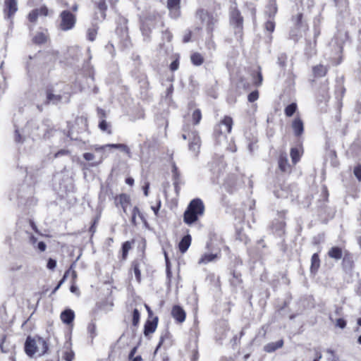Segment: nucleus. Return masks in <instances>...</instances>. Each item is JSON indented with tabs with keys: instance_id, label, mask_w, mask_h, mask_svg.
Masks as SVG:
<instances>
[{
	"instance_id": "1",
	"label": "nucleus",
	"mask_w": 361,
	"mask_h": 361,
	"mask_svg": "<svg viewBox=\"0 0 361 361\" xmlns=\"http://www.w3.org/2000/svg\"><path fill=\"white\" fill-rule=\"evenodd\" d=\"M27 128L30 130V133L33 137L39 138L49 137L50 133L53 130L48 124V121L39 122L38 121L31 120L27 122Z\"/></svg>"
},
{
	"instance_id": "2",
	"label": "nucleus",
	"mask_w": 361,
	"mask_h": 361,
	"mask_svg": "<svg viewBox=\"0 0 361 361\" xmlns=\"http://www.w3.org/2000/svg\"><path fill=\"white\" fill-rule=\"evenodd\" d=\"M233 126V120L230 116H225L214 128V135L218 142L226 140V135L230 133Z\"/></svg>"
},
{
	"instance_id": "3",
	"label": "nucleus",
	"mask_w": 361,
	"mask_h": 361,
	"mask_svg": "<svg viewBox=\"0 0 361 361\" xmlns=\"http://www.w3.org/2000/svg\"><path fill=\"white\" fill-rule=\"evenodd\" d=\"M41 348V353L44 354L47 352L48 347L46 341L42 338H38L37 341L28 336L25 343V351L29 356H32L36 352L39 350Z\"/></svg>"
},
{
	"instance_id": "4",
	"label": "nucleus",
	"mask_w": 361,
	"mask_h": 361,
	"mask_svg": "<svg viewBox=\"0 0 361 361\" xmlns=\"http://www.w3.org/2000/svg\"><path fill=\"white\" fill-rule=\"evenodd\" d=\"M230 22L231 25L233 26L235 34L236 35H239V38L241 39L243 34V18L235 6L231 7Z\"/></svg>"
},
{
	"instance_id": "5",
	"label": "nucleus",
	"mask_w": 361,
	"mask_h": 361,
	"mask_svg": "<svg viewBox=\"0 0 361 361\" xmlns=\"http://www.w3.org/2000/svg\"><path fill=\"white\" fill-rule=\"evenodd\" d=\"M61 22L59 28L63 31H68L73 29L76 23V17L71 11H63L59 16Z\"/></svg>"
},
{
	"instance_id": "6",
	"label": "nucleus",
	"mask_w": 361,
	"mask_h": 361,
	"mask_svg": "<svg viewBox=\"0 0 361 361\" xmlns=\"http://www.w3.org/2000/svg\"><path fill=\"white\" fill-rule=\"evenodd\" d=\"M197 17L206 24L207 30L209 33L212 34L214 26L217 22V18L213 14L209 13L204 9L198 10L197 12Z\"/></svg>"
},
{
	"instance_id": "7",
	"label": "nucleus",
	"mask_w": 361,
	"mask_h": 361,
	"mask_svg": "<svg viewBox=\"0 0 361 361\" xmlns=\"http://www.w3.org/2000/svg\"><path fill=\"white\" fill-rule=\"evenodd\" d=\"M189 150L192 152L195 156H197L201 145V140L196 131L188 132Z\"/></svg>"
},
{
	"instance_id": "8",
	"label": "nucleus",
	"mask_w": 361,
	"mask_h": 361,
	"mask_svg": "<svg viewBox=\"0 0 361 361\" xmlns=\"http://www.w3.org/2000/svg\"><path fill=\"white\" fill-rule=\"evenodd\" d=\"M114 203L116 207L121 206L125 214H127V207L130 203V197L129 195L122 193L114 198Z\"/></svg>"
},
{
	"instance_id": "9",
	"label": "nucleus",
	"mask_w": 361,
	"mask_h": 361,
	"mask_svg": "<svg viewBox=\"0 0 361 361\" xmlns=\"http://www.w3.org/2000/svg\"><path fill=\"white\" fill-rule=\"evenodd\" d=\"M187 209L194 212H196L200 215H203L204 212V206L203 202L199 198L192 200L190 202Z\"/></svg>"
},
{
	"instance_id": "10",
	"label": "nucleus",
	"mask_w": 361,
	"mask_h": 361,
	"mask_svg": "<svg viewBox=\"0 0 361 361\" xmlns=\"http://www.w3.org/2000/svg\"><path fill=\"white\" fill-rule=\"evenodd\" d=\"M171 315L178 323H183L185 320L186 314L184 310L179 305H174L171 310Z\"/></svg>"
},
{
	"instance_id": "11",
	"label": "nucleus",
	"mask_w": 361,
	"mask_h": 361,
	"mask_svg": "<svg viewBox=\"0 0 361 361\" xmlns=\"http://www.w3.org/2000/svg\"><path fill=\"white\" fill-rule=\"evenodd\" d=\"M158 324V317H155L152 320H147L145 324L144 334L145 336L154 333Z\"/></svg>"
},
{
	"instance_id": "12",
	"label": "nucleus",
	"mask_w": 361,
	"mask_h": 361,
	"mask_svg": "<svg viewBox=\"0 0 361 361\" xmlns=\"http://www.w3.org/2000/svg\"><path fill=\"white\" fill-rule=\"evenodd\" d=\"M291 126L293 130L294 135L296 137H300L302 135L304 132V124L300 118H295L293 121Z\"/></svg>"
},
{
	"instance_id": "13",
	"label": "nucleus",
	"mask_w": 361,
	"mask_h": 361,
	"mask_svg": "<svg viewBox=\"0 0 361 361\" xmlns=\"http://www.w3.org/2000/svg\"><path fill=\"white\" fill-rule=\"evenodd\" d=\"M49 39V34L47 30L44 29L42 31L38 32L32 38V42L35 44H42L47 42Z\"/></svg>"
},
{
	"instance_id": "14",
	"label": "nucleus",
	"mask_w": 361,
	"mask_h": 361,
	"mask_svg": "<svg viewBox=\"0 0 361 361\" xmlns=\"http://www.w3.org/2000/svg\"><path fill=\"white\" fill-rule=\"evenodd\" d=\"M16 0H6L5 1V13L8 18H11L17 11Z\"/></svg>"
},
{
	"instance_id": "15",
	"label": "nucleus",
	"mask_w": 361,
	"mask_h": 361,
	"mask_svg": "<svg viewBox=\"0 0 361 361\" xmlns=\"http://www.w3.org/2000/svg\"><path fill=\"white\" fill-rule=\"evenodd\" d=\"M200 216L201 215L187 209L184 212L183 221L185 224L191 225L197 221Z\"/></svg>"
},
{
	"instance_id": "16",
	"label": "nucleus",
	"mask_w": 361,
	"mask_h": 361,
	"mask_svg": "<svg viewBox=\"0 0 361 361\" xmlns=\"http://www.w3.org/2000/svg\"><path fill=\"white\" fill-rule=\"evenodd\" d=\"M279 167L283 172H288L290 170V164L288 163V157L286 153L280 154L279 158Z\"/></svg>"
},
{
	"instance_id": "17",
	"label": "nucleus",
	"mask_w": 361,
	"mask_h": 361,
	"mask_svg": "<svg viewBox=\"0 0 361 361\" xmlns=\"http://www.w3.org/2000/svg\"><path fill=\"white\" fill-rule=\"evenodd\" d=\"M60 317L63 323L70 324L75 318V314L72 310L66 309L61 312Z\"/></svg>"
},
{
	"instance_id": "18",
	"label": "nucleus",
	"mask_w": 361,
	"mask_h": 361,
	"mask_svg": "<svg viewBox=\"0 0 361 361\" xmlns=\"http://www.w3.org/2000/svg\"><path fill=\"white\" fill-rule=\"evenodd\" d=\"M283 345V340L281 339L276 342L269 343L264 346V350L267 353H274L276 350L282 348Z\"/></svg>"
},
{
	"instance_id": "19",
	"label": "nucleus",
	"mask_w": 361,
	"mask_h": 361,
	"mask_svg": "<svg viewBox=\"0 0 361 361\" xmlns=\"http://www.w3.org/2000/svg\"><path fill=\"white\" fill-rule=\"evenodd\" d=\"M62 100V96L61 94H54L52 90H48L47 91V102L46 103H52L53 104H57Z\"/></svg>"
},
{
	"instance_id": "20",
	"label": "nucleus",
	"mask_w": 361,
	"mask_h": 361,
	"mask_svg": "<svg viewBox=\"0 0 361 361\" xmlns=\"http://www.w3.org/2000/svg\"><path fill=\"white\" fill-rule=\"evenodd\" d=\"M343 254L344 252L339 247H332L328 252L329 257L336 260L341 259Z\"/></svg>"
},
{
	"instance_id": "21",
	"label": "nucleus",
	"mask_w": 361,
	"mask_h": 361,
	"mask_svg": "<svg viewBox=\"0 0 361 361\" xmlns=\"http://www.w3.org/2000/svg\"><path fill=\"white\" fill-rule=\"evenodd\" d=\"M191 244V236L190 235H185L180 241L178 247L182 253L187 251Z\"/></svg>"
},
{
	"instance_id": "22",
	"label": "nucleus",
	"mask_w": 361,
	"mask_h": 361,
	"mask_svg": "<svg viewBox=\"0 0 361 361\" xmlns=\"http://www.w3.org/2000/svg\"><path fill=\"white\" fill-rule=\"evenodd\" d=\"M170 338H171L170 333L168 331H164L160 336L159 342L155 349L154 353H156L158 351V350L160 348V347L162 345H164L165 342H167L166 344L168 346H169L171 345Z\"/></svg>"
},
{
	"instance_id": "23",
	"label": "nucleus",
	"mask_w": 361,
	"mask_h": 361,
	"mask_svg": "<svg viewBox=\"0 0 361 361\" xmlns=\"http://www.w3.org/2000/svg\"><path fill=\"white\" fill-rule=\"evenodd\" d=\"M334 2L341 15L347 11L348 8V0H334Z\"/></svg>"
},
{
	"instance_id": "24",
	"label": "nucleus",
	"mask_w": 361,
	"mask_h": 361,
	"mask_svg": "<svg viewBox=\"0 0 361 361\" xmlns=\"http://www.w3.org/2000/svg\"><path fill=\"white\" fill-rule=\"evenodd\" d=\"M218 258H219V256L217 254L206 253L201 257L198 263L200 264H207L209 262L215 261Z\"/></svg>"
},
{
	"instance_id": "25",
	"label": "nucleus",
	"mask_w": 361,
	"mask_h": 361,
	"mask_svg": "<svg viewBox=\"0 0 361 361\" xmlns=\"http://www.w3.org/2000/svg\"><path fill=\"white\" fill-rule=\"evenodd\" d=\"M320 266V259L317 253L313 254L311 258L310 271L315 274Z\"/></svg>"
},
{
	"instance_id": "26",
	"label": "nucleus",
	"mask_w": 361,
	"mask_h": 361,
	"mask_svg": "<svg viewBox=\"0 0 361 361\" xmlns=\"http://www.w3.org/2000/svg\"><path fill=\"white\" fill-rule=\"evenodd\" d=\"M313 74L315 77L321 78L326 75L327 68L323 65H317L312 68Z\"/></svg>"
},
{
	"instance_id": "27",
	"label": "nucleus",
	"mask_w": 361,
	"mask_h": 361,
	"mask_svg": "<svg viewBox=\"0 0 361 361\" xmlns=\"http://www.w3.org/2000/svg\"><path fill=\"white\" fill-rule=\"evenodd\" d=\"M106 147L108 148L118 149L125 152L129 157H131V152L129 147L125 144H107Z\"/></svg>"
},
{
	"instance_id": "28",
	"label": "nucleus",
	"mask_w": 361,
	"mask_h": 361,
	"mask_svg": "<svg viewBox=\"0 0 361 361\" xmlns=\"http://www.w3.org/2000/svg\"><path fill=\"white\" fill-rule=\"evenodd\" d=\"M94 4L101 12V17L105 18V11L107 9V5L105 0H95Z\"/></svg>"
},
{
	"instance_id": "29",
	"label": "nucleus",
	"mask_w": 361,
	"mask_h": 361,
	"mask_svg": "<svg viewBox=\"0 0 361 361\" xmlns=\"http://www.w3.org/2000/svg\"><path fill=\"white\" fill-rule=\"evenodd\" d=\"M190 60H191V62L192 63V64H194L195 66H200L204 62L203 56L200 54L197 53V52L193 53L190 56Z\"/></svg>"
},
{
	"instance_id": "30",
	"label": "nucleus",
	"mask_w": 361,
	"mask_h": 361,
	"mask_svg": "<svg viewBox=\"0 0 361 361\" xmlns=\"http://www.w3.org/2000/svg\"><path fill=\"white\" fill-rule=\"evenodd\" d=\"M232 286H237L242 283L241 274L237 271L232 272V278L230 279Z\"/></svg>"
},
{
	"instance_id": "31",
	"label": "nucleus",
	"mask_w": 361,
	"mask_h": 361,
	"mask_svg": "<svg viewBox=\"0 0 361 361\" xmlns=\"http://www.w3.org/2000/svg\"><path fill=\"white\" fill-rule=\"evenodd\" d=\"M343 263L345 266H348L350 267L353 266V256L347 250L344 251V254L343 256Z\"/></svg>"
},
{
	"instance_id": "32",
	"label": "nucleus",
	"mask_w": 361,
	"mask_h": 361,
	"mask_svg": "<svg viewBox=\"0 0 361 361\" xmlns=\"http://www.w3.org/2000/svg\"><path fill=\"white\" fill-rule=\"evenodd\" d=\"M287 59V55L285 53H281L278 56L277 64L283 69L286 67Z\"/></svg>"
},
{
	"instance_id": "33",
	"label": "nucleus",
	"mask_w": 361,
	"mask_h": 361,
	"mask_svg": "<svg viewBox=\"0 0 361 361\" xmlns=\"http://www.w3.org/2000/svg\"><path fill=\"white\" fill-rule=\"evenodd\" d=\"M137 215L142 220H144V217L142 214L140 212V209L137 207H135L133 209L132 212V218H131V222L133 225H136V217Z\"/></svg>"
},
{
	"instance_id": "34",
	"label": "nucleus",
	"mask_w": 361,
	"mask_h": 361,
	"mask_svg": "<svg viewBox=\"0 0 361 361\" xmlns=\"http://www.w3.org/2000/svg\"><path fill=\"white\" fill-rule=\"evenodd\" d=\"M192 122L194 125H197L200 123L202 119V113L201 111L198 109L194 110L192 114Z\"/></svg>"
},
{
	"instance_id": "35",
	"label": "nucleus",
	"mask_w": 361,
	"mask_h": 361,
	"mask_svg": "<svg viewBox=\"0 0 361 361\" xmlns=\"http://www.w3.org/2000/svg\"><path fill=\"white\" fill-rule=\"evenodd\" d=\"M172 175L173 182L181 181L180 173L175 162H172Z\"/></svg>"
},
{
	"instance_id": "36",
	"label": "nucleus",
	"mask_w": 361,
	"mask_h": 361,
	"mask_svg": "<svg viewBox=\"0 0 361 361\" xmlns=\"http://www.w3.org/2000/svg\"><path fill=\"white\" fill-rule=\"evenodd\" d=\"M297 109V105L295 103H291L285 108V114L290 117L292 116Z\"/></svg>"
},
{
	"instance_id": "37",
	"label": "nucleus",
	"mask_w": 361,
	"mask_h": 361,
	"mask_svg": "<svg viewBox=\"0 0 361 361\" xmlns=\"http://www.w3.org/2000/svg\"><path fill=\"white\" fill-rule=\"evenodd\" d=\"M96 329H97V327H96L95 323L92 322L88 324L87 331H88L90 337L92 338V339H93L97 336Z\"/></svg>"
},
{
	"instance_id": "38",
	"label": "nucleus",
	"mask_w": 361,
	"mask_h": 361,
	"mask_svg": "<svg viewBox=\"0 0 361 361\" xmlns=\"http://www.w3.org/2000/svg\"><path fill=\"white\" fill-rule=\"evenodd\" d=\"M39 15V10L38 8L32 10L28 15V20L31 23H35Z\"/></svg>"
},
{
	"instance_id": "39",
	"label": "nucleus",
	"mask_w": 361,
	"mask_h": 361,
	"mask_svg": "<svg viewBox=\"0 0 361 361\" xmlns=\"http://www.w3.org/2000/svg\"><path fill=\"white\" fill-rule=\"evenodd\" d=\"M290 157L292 161L296 164L300 159V152L297 148H292L290 150Z\"/></svg>"
},
{
	"instance_id": "40",
	"label": "nucleus",
	"mask_w": 361,
	"mask_h": 361,
	"mask_svg": "<svg viewBox=\"0 0 361 361\" xmlns=\"http://www.w3.org/2000/svg\"><path fill=\"white\" fill-rule=\"evenodd\" d=\"M133 272L135 274L137 281L138 282H140L141 280V273H140V270L139 268V265L135 262L133 263Z\"/></svg>"
},
{
	"instance_id": "41",
	"label": "nucleus",
	"mask_w": 361,
	"mask_h": 361,
	"mask_svg": "<svg viewBox=\"0 0 361 361\" xmlns=\"http://www.w3.org/2000/svg\"><path fill=\"white\" fill-rule=\"evenodd\" d=\"M97 30L96 27L89 28L87 30V38L90 41L93 42L97 36Z\"/></svg>"
},
{
	"instance_id": "42",
	"label": "nucleus",
	"mask_w": 361,
	"mask_h": 361,
	"mask_svg": "<svg viewBox=\"0 0 361 361\" xmlns=\"http://www.w3.org/2000/svg\"><path fill=\"white\" fill-rule=\"evenodd\" d=\"M140 317V312L138 311L137 309H134V310L133 312V321H132L133 326H137V324H139Z\"/></svg>"
},
{
	"instance_id": "43",
	"label": "nucleus",
	"mask_w": 361,
	"mask_h": 361,
	"mask_svg": "<svg viewBox=\"0 0 361 361\" xmlns=\"http://www.w3.org/2000/svg\"><path fill=\"white\" fill-rule=\"evenodd\" d=\"M180 0H168L167 1V6L169 9L172 10L175 9L176 10L180 4Z\"/></svg>"
},
{
	"instance_id": "44",
	"label": "nucleus",
	"mask_w": 361,
	"mask_h": 361,
	"mask_svg": "<svg viewBox=\"0 0 361 361\" xmlns=\"http://www.w3.org/2000/svg\"><path fill=\"white\" fill-rule=\"evenodd\" d=\"M277 11V8L274 4H270L267 7V10L266 11L267 14L269 16V18L273 17Z\"/></svg>"
},
{
	"instance_id": "45",
	"label": "nucleus",
	"mask_w": 361,
	"mask_h": 361,
	"mask_svg": "<svg viewBox=\"0 0 361 361\" xmlns=\"http://www.w3.org/2000/svg\"><path fill=\"white\" fill-rule=\"evenodd\" d=\"M316 42H314L313 44H310V48L307 47L305 49L306 54H307L309 56H312V55L315 54V47Z\"/></svg>"
},
{
	"instance_id": "46",
	"label": "nucleus",
	"mask_w": 361,
	"mask_h": 361,
	"mask_svg": "<svg viewBox=\"0 0 361 361\" xmlns=\"http://www.w3.org/2000/svg\"><path fill=\"white\" fill-rule=\"evenodd\" d=\"M353 173L355 176L359 181H361V165H357L353 170Z\"/></svg>"
},
{
	"instance_id": "47",
	"label": "nucleus",
	"mask_w": 361,
	"mask_h": 361,
	"mask_svg": "<svg viewBox=\"0 0 361 361\" xmlns=\"http://www.w3.org/2000/svg\"><path fill=\"white\" fill-rule=\"evenodd\" d=\"M258 97H259L258 91L255 90V91L250 92L248 94L247 99L250 102H253L256 101L258 99Z\"/></svg>"
},
{
	"instance_id": "48",
	"label": "nucleus",
	"mask_w": 361,
	"mask_h": 361,
	"mask_svg": "<svg viewBox=\"0 0 361 361\" xmlns=\"http://www.w3.org/2000/svg\"><path fill=\"white\" fill-rule=\"evenodd\" d=\"M74 357V353L71 350H66L64 352L63 357L66 361H72Z\"/></svg>"
},
{
	"instance_id": "49",
	"label": "nucleus",
	"mask_w": 361,
	"mask_h": 361,
	"mask_svg": "<svg viewBox=\"0 0 361 361\" xmlns=\"http://www.w3.org/2000/svg\"><path fill=\"white\" fill-rule=\"evenodd\" d=\"M47 267L49 269H54L56 267V261L54 259L49 258L48 259Z\"/></svg>"
},
{
	"instance_id": "50",
	"label": "nucleus",
	"mask_w": 361,
	"mask_h": 361,
	"mask_svg": "<svg viewBox=\"0 0 361 361\" xmlns=\"http://www.w3.org/2000/svg\"><path fill=\"white\" fill-rule=\"evenodd\" d=\"M336 326L343 329L346 326V321L342 318H339L336 319Z\"/></svg>"
},
{
	"instance_id": "51",
	"label": "nucleus",
	"mask_w": 361,
	"mask_h": 361,
	"mask_svg": "<svg viewBox=\"0 0 361 361\" xmlns=\"http://www.w3.org/2000/svg\"><path fill=\"white\" fill-rule=\"evenodd\" d=\"M274 27H275L274 23L271 20H268L265 23V28L267 29V30H268L269 32H273L274 30Z\"/></svg>"
},
{
	"instance_id": "52",
	"label": "nucleus",
	"mask_w": 361,
	"mask_h": 361,
	"mask_svg": "<svg viewBox=\"0 0 361 361\" xmlns=\"http://www.w3.org/2000/svg\"><path fill=\"white\" fill-rule=\"evenodd\" d=\"M130 249V244L128 241L125 242L122 245L123 255L125 256Z\"/></svg>"
},
{
	"instance_id": "53",
	"label": "nucleus",
	"mask_w": 361,
	"mask_h": 361,
	"mask_svg": "<svg viewBox=\"0 0 361 361\" xmlns=\"http://www.w3.org/2000/svg\"><path fill=\"white\" fill-rule=\"evenodd\" d=\"M95 156L90 152H86L83 154V158L88 161H93L94 159Z\"/></svg>"
},
{
	"instance_id": "54",
	"label": "nucleus",
	"mask_w": 361,
	"mask_h": 361,
	"mask_svg": "<svg viewBox=\"0 0 361 361\" xmlns=\"http://www.w3.org/2000/svg\"><path fill=\"white\" fill-rule=\"evenodd\" d=\"M99 127L102 131H106V130H107V128H108V123H106V121L105 120L102 119L99 122Z\"/></svg>"
},
{
	"instance_id": "55",
	"label": "nucleus",
	"mask_w": 361,
	"mask_h": 361,
	"mask_svg": "<svg viewBox=\"0 0 361 361\" xmlns=\"http://www.w3.org/2000/svg\"><path fill=\"white\" fill-rule=\"evenodd\" d=\"M178 66H179V61L178 59H176L174 60L170 65V69L172 71H175L176 70H178Z\"/></svg>"
},
{
	"instance_id": "56",
	"label": "nucleus",
	"mask_w": 361,
	"mask_h": 361,
	"mask_svg": "<svg viewBox=\"0 0 361 361\" xmlns=\"http://www.w3.org/2000/svg\"><path fill=\"white\" fill-rule=\"evenodd\" d=\"M108 147H106V145L102 146L94 145L92 147V149H94L97 152H103Z\"/></svg>"
},
{
	"instance_id": "57",
	"label": "nucleus",
	"mask_w": 361,
	"mask_h": 361,
	"mask_svg": "<svg viewBox=\"0 0 361 361\" xmlns=\"http://www.w3.org/2000/svg\"><path fill=\"white\" fill-rule=\"evenodd\" d=\"M39 10V15H42L44 16H48L49 12V9L45 6H42Z\"/></svg>"
},
{
	"instance_id": "58",
	"label": "nucleus",
	"mask_w": 361,
	"mask_h": 361,
	"mask_svg": "<svg viewBox=\"0 0 361 361\" xmlns=\"http://www.w3.org/2000/svg\"><path fill=\"white\" fill-rule=\"evenodd\" d=\"M105 157H104L103 154H102L98 159V161H94V162H92L90 165L92 166H97L98 165H99L102 161L104 160Z\"/></svg>"
},
{
	"instance_id": "59",
	"label": "nucleus",
	"mask_w": 361,
	"mask_h": 361,
	"mask_svg": "<svg viewBox=\"0 0 361 361\" xmlns=\"http://www.w3.org/2000/svg\"><path fill=\"white\" fill-rule=\"evenodd\" d=\"M15 141L16 142H23V139L21 137V135L19 133V131L18 130H16V131H15Z\"/></svg>"
},
{
	"instance_id": "60",
	"label": "nucleus",
	"mask_w": 361,
	"mask_h": 361,
	"mask_svg": "<svg viewBox=\"0 0 361 361\" xmlns=\"http://www.w3.org/2000/svg\"><path fill=\"white\" fill-rule=\"evenodd\" d=\"M37 247L39 249V251L44 252L46 250L47 245L43 241H40L37 243Z\"/></svg>"
},
{
	"instance_id": "61",
	"label": "nucleus",
	"mask_w": 361,
	"mask_h": 361,
	"mask_svg": "<svg viewBox=\"0 0 361 361\" xmlns=\"http://www.w3.org/2000/svg\"><path fill=\"white\" fill-rule=\"evenodd\" d=\"M160 207H161V201L160 200H159L157 206H152L151 208L154 211L155 215L158 214V212L159 210Z\"/></svg>"
},
{
	"instance_id": "62",
	"label": "nucleus",
	"mask_w": 361,
	"mask_h": 361,
	"mask_svg": "<svg viewBox=\"0 0 361 361\" xmlns=\"http://www.w3.org/2000/svg\"><path fill=\"white\" fill-rule=\"evenodd\" d=\"M97 114H98V116L100 118H103L106 116V112L104 109H99L98 108L97 109Z\"/></svg>"
},
{
	"instance_id": "63",
	"label": "nucleus",
	"mask_w": 361,
	"mask_h": 361,
	"mask_svg": "<svg viewBox=\"0 0 361 361\" xmlns=\"http://www.w3.org/2000/svg\"><path fill=\"white\" fill-rule=\"evenodd\" d=\"M314 353H315V359H318V361H319L322 358V353L317 348L314 349Z\"/></svg>"
},
{
	"instance_id": "64",
	"label": "nucleus",
	"mask_w": 361,
	"mask_h": 361,
	"mask_svg": "<svg viewBox=\"0 0 361 361\" xmlns=\"http://www.w3.org/2000/svg\"><path fill=\"white\" fill-rule=\"evenodd\" d=\"M137 346H135V347H134V348H133L131 349V350H130V352L129 353V355H128V358L130 360H131L134 357L135 354L137 352Z\"/></svg>"
}]
</instances>
